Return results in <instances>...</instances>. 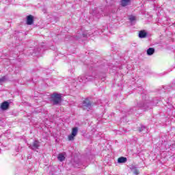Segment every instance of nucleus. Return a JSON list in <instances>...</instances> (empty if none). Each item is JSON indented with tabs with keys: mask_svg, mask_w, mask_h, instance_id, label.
<instances>
[{
	"mask_svg": "<svg viewBox=\"0 0 175 175\" xmlns=\"http://www.w3.org/2000/svg\"><path fill=\"white\" fill-rule=\"evenodd\" d=\"M96 77H95V75H81L78 77V80L80 83H87L88 81H92V80H95Z\"/></svg>",
	"mask_w": 175,
	"mask_h": 175,
	"instance_id": "2",
	"label": "nucleus"
},
{
	"mask_svg": "<svg viewBox=\"0 0 175 175\" xmlns=\"http://www.w3.org/2000/svg\"><path fill=\"white\" fill-rule=\"evenodd\" d=\"M83 38H87V36H90V34L88 33V31H85L83 33Z\"/></svg>",
	"mask_w": 175,
	"mask_h": 175,
	"instance_id": "17",
	"label": "nucleus"
},
{
	"mask_svg": "<svg viewBox=\"0 0 175 175\" xmlns=\"http://www.w3.org/2000/svg\"><path fill=\"white\" fill-rule=\"evenodd\" d=\"M81 107L83 110H87V111H90L92 107V105L91 104V101L86 98L83 100Z\"/></svg>",
	"mask_w": 175,
	"mask_h": 175,
	"instance_id": "3",
	"label": "nucleus"
},
{
	"mask_svg": "<svg viewBox=\"0 0 175 175\" xmlns=\"http://www.w3.org/2000/svg\"><path fill=\"white\" fill-rule=\"evenodd\" d=\"M51 102L55 106H61L62 96L60 94L53 93L51 95Z\"/></svg>",
	"mask_w": 175,
	"mask_h": 175,
	"instance_id": "1",
	"label": "nucleus"
},
{
	"mask_svg": "<svg viewBox=\"0 0 175 175\" xmlns=\"http://www.w3.org/2000/svg\"><path fill=\"white\" fill-rule=\"evenodd\" d=\"M126 161H128L126 157H122L118 158V163H125L126 162Z\"/></svg>",
	"mask_w": 175,
	"mask_h": 175,
	"instance_id": "10",
	"label": "nucleus"
},
{
	"mask_svg": "<svg viewBox=\"0 0 175 175\" xmlns=\"http://www.w3.org/2000/svg\"><path fill=\"white\" fill-rule=\"evenodd\" d=\"M27 25H32L33 24V16L32 15L27 16Z\"/></svg>",
	"mask_w": 175,
	"mask_h": 175,
	"instance_id": "6",
	"label": "nucleus"
},
{
	"mask_svg": "<svg viewBox=\"0 0 175 175\" xmlns=\"http://www.w3.org/2000/svg\"><path fill=\"white\" fill-rule=\"evenodd\" d=\"M138 107H146V106H148V104H144V103H138L137 104Z\"/></svg>",
	"mask_w": 175,
	"mask_h": 175,
	"instance_id": "15",
	"label": "nucleus"
},
{
	"mask_svg": "<svg viewBox=\"0 0 175 175\" xmlns=\"http://www.w3.org/2000/svg\"><path fill=\"white\" fill-rule=\"evenodd\" d=\"M147 33L145 31H140L139 33V38L141 39H143L144 38H146Z\"/></svg>",
	"mask_w": 175,
	"mask_h": 175,
	"instance_id": "9",
	"label": "nucleus"
},
{
	"mask_svg": "<svg viewBox=\"0 0 175 175\" xmlns=\"http://www.w3.org/2000/svg\"><path fill=\"white\" fill-rule=\"evenodd\" d=\"M0 152H1V149H0Z\"/></svg>",
	"mask_w": 175,
	"mask_h": 175,
	"instance_id": "19",
	"label": "nucleus"
},
{
	"mask_svg": "<svg viewBox=\"0 0 175 175\" xmlns=\"http://www.w3.org/2000/svg\"><path fill=\"white\" fill-rule=\"evenodd\" d=\"M139 132H144V133H147V129L144 126H141L139 129Z\"/></svg>",
	"mask_w": 175,
	"mask_h": 175,
	"instance_id": "14",
	"label": "nucleus"
},
{
	"mask_svg": "<svg viewBox=\"0 0 175 175\" xmlns=\"http://www.w3.org/2000/svg\"><path fill=\"white\" fill-rule=\"evenodd\" d=\"M129 20H130V21H131V23H132V22H133V21H135V20H136V18H135L134 16H129Z\"/></svg>",
	"mask_w": 175,
	"mask_h": 175,
	"instance_id": "16",
	"label": "nucleus"
},
{
	"mask_svg": "<svg viewBox=\"0 0 175 175\" xmlns=\"http://www.w3.org/2000/svg\"><path fill=\"white\" fill-rule=\"evenodd\" d=\"M131 5V0H121V5L123 7Z\"/></svg>",
	"mask_w": 175,
	"mask_h": 175,
	"instance_id": "8",
	"label": "nucleus"
},
{
	"mask_svg": "<svg viewBox=\"0 0 175 175\" xmlns=\"http://www.w3.org/2000/svg\"><path fill=\"white\" fill-rule=\"evenodd\" d=\"M9 106H10L9 102L4 101L1 105V110H8V109H9Z\"/></svg>",
	"mask_w": 175,
	"mask_h": 175,
	"instance_id": "7",
	"label": "nucleus"
},
{
	"mask_svg": "<svg viewBox=\"0 0 175 175\" xmlns=\"http://www.w3.org/2000/svg\"><path fill=\"white\" fill-rule=\"evenodd\" d=\"M148 55H152L154 53H155V49L154 48H149L146 51Z\"/></svg>",
	"mask_w": 175,
	"mask_h": 175,
	"instance_id": "12",
	"label": "nucleus"
},
{
	"mask_svg": "<svg viewBox=\"0 0 175 175\" xmlns=\"http://www.w3.org/2000/svg\"><path fill=\"white\" fill-rule=\"evenodd\" d=\"M5 80H6V77H3L0 78V83H3V81H5Z\"/></svg>",
	"mask_w": 175,
	"mask_h": 175,
	"instance_id": "18",
	"label": "nucleus"
},
{
	"mask_svg": "<svg viewBox=\"0 0 175 175\" xmlns=\"http://www.w3.org/2000/svg\"><path fill=\"white\" fill-rule=\"evenodd\" d=\"M131 171L133 172V174L135 175H137L139 174V170H137V167H136L135 166H132L131 167Z\"/></svg>",
	"mask_w": 175,
	"mask_h": 175,
	"instance_id": "13",
	"label": "nucleus"
},
{
	"mask_svg": "<svg viewBox=\"0 0 175 175\" xmlns=\"http://www.w3.org/2000/svg\"><path fill=\"white\" fill-rule=\"evenodd\" d=\"M77 133H79V128L77 127L72 128L71 134L68 135V140L70 142L75 140V137L77 136Z\"/></svg>",
	"mask_w": 175,
	"mask_h": 175,
	"instance_id": "4",
	"label": "nucleus"
},
{
	"mask_svg": "<svg viewBox=\"0 0 175 175\" xmlns=\"http://www.w3.org/2000/svg\"><path fill=\"white\" fill-rule=\"evenodd\" d=\"M57 159L59 161V162H63V161H65V155L64 154L60 153L57 156Z\"/></svg>",
	"mask_w": 175,
	"mask_h": 175,
	"instance_id": "11",
	"label": "nucleus"
},
{
	"mask_svg": "<svg viewBox=\"0 0 175 175\" xmlns=\"http://www.w3.org/2000/svg\"><path fill=\"white\" fill-rule=\"evenodd\" d=\"M29 148L33 150V151H36V150H39L40 147V142L38 140H35L31 144H28Z\"/></svg>",
	"mask_w": 175,
	"mask_h": 175,
	"instance_id": "5",
	"label": "nucleus"
}]
</instances>
